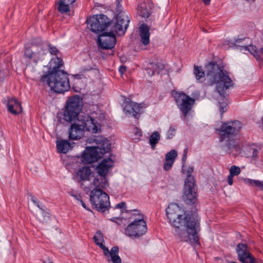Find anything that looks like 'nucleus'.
<instances>
[{
  "label": "nucleus",
  "instance_id": "bb28decb",
  "mask_svg": "<svg viewBox=\"0 0 263 263\" xmlns=\"http://www.w3.org/2000/svg\"><path fill=\"white\" fill-rule=\"evenodd\" d=\"M138 13L143 18H147L151 14L150 12L146 7L145 3H141L138 5Z\"/></svg>",
  "mask_w": 263,
  "mask_h": 263
},
{
  "label": "nucleus",
  "instance_id": "79ce46f5",
  "mask_svg": "<svg viewBox=\"0 0 263 263\" xmlns=\"http://www.w3.org/2000/svg\"><path fill=\"white\" fill-rule=\"evenodd\" d=\"M110 220L117 224H120L119 221H122V218H119L118 217H112L110 219Z\"/></svg>",
  "mask_w": 263,
  "mask_h": 263
},
{
  "label": "nucleus",
  "instance_id": "a211bd4d",
  "mask_svg": "<svg viewBox=\"0 0 263 263\" xmlns=\"http://www.w3.org/2000/svg\"><path fill=\"white\" fill-rule=\"evenodd\" d=\"M239 260L242 263H246L252 254L248 251L247 245L239 243L236 249Z\"/></svg>",
  "mask_w": 263,
  "mask_h": 263
},
{
  "label": "nucleus",
  "instance_id": "c03bdc74",
  "mask_svg": "<svg viewBox=\"0 0 263 263\" xmlns=\"http://www.w3.org/2000/svg\"><path fill=\"white\" fill-rule=\"evenodd\" d=\"M69 194L73 197L76 200H77L78 201L79 200H80V198H81V195H78L77 194H74L73 193H72V192H69Z\"/></svg>",
  "mask_w": 263,
  "mask_h": 263
},
{
  "label": "nucleus",
  "instance_id": "4c0bfd02",
  "mask_svg": "<svg viewBox=\"0 0 263 263\" xmlns=\"http://www.w3.org/2000/svg\"><path fill=\"white\" fill-rule=\"evenodd\" d=\"M252 151V158L253 160H256L258 157V151L255 148H251Z\"/></svg>",
  "mask_w": 263,
  "mask_h": 263
},
{
  "label": "nucleus",
  "instance_id": "cd10ccee",
  "mask_svg": "<svg viewBox=\"0 0 263 263\" xmlns=\"http://www.w3.org/2000/svg\"><path fill=\"white\" fill-rule=\"evenodd\" d=\"M177 156V153L176 150L172 149L170 152L167 153L165 155V161H172L174 162L175 159Z\"/></svg>",
  "mask_w": 263,
  "mask_h": 263
},
{
  "label": "nucleus",
  "instance_id": "aec40b11",
  "mask_svg": "<svg viewBox=\"0 0 263 263\" xmlns=\"http://www.w3.org/2000/svg\"><path fill=\"white\" fill-rule=\"evenodd\" d=\"M246 39V38L237 39L235 40V42L238 44V46L241 47V50H244L249 51L257 60H259L260 59V57L255 46L247 44H239L242 41H245Z\"/></svg>",
  "mask_w": 263,
  "mask_h": 263
},
{
  "label": "nucleus",
  "instance_id": "2eb2a0df",
  "mask_svg": "<svg viewBox=\"0 0 263 263\" xmlns=\"http://www.w3.org/2000/svg\"><path fill=\"white\" fill-rule=\"evenodd\" d=\"M93 239L96 244L103 250L105 256H110L112 263H121V259L118 255L119 249L118 246L113 247L109 251L107 247L100 242L104 241L103 236L100 231L96 232Z\"/></svg>",
  "mask_w": 263,
  "mask_h": 263
},
{
  "label": "nucleus",
  "instance_id": "58836bf2",
  "mask_svg": "<svg viewBox=\"0 0 263 263\" xmlns=\"http://www.w3.org/2000/svg\"><path fill=\"white\" fill-rule=\"evenodd\" d=\"M256 186L260 190L263 191V181L257 180V182H256Z\"/></svg>",
  "mask_w": 263,
  "mask_h": 263
},
{
  "label": "nucleus",
  "instance_id": "a878e982",
  "mask_svg": "<svg viewBox=\"0 0 263 263\" xmlns=\"http://www.w3.org/2000/svg\"><path fill=\"white\" fill-rule=\"evenodd\" d=\"M160 139V135L158 132H155L150 136L149 138V144L153 149L156 147L157 144Z\"/></svg>",
  "mask_w": 263,
  "mask_h": 263
},
{
  "label": "nucleus",
  "instance_id": "de8ad7c7",
  "mask_svg": "<svg viewBox=\"0 0 263 263\" xmlns=\"http://www.w3.org/2000/svg\"><path fill=\"white\" fill-rule=\"evenodd\" d=\"M79 201H80V202L81 203L82 206L85 209L87 210H89V209L87 207L86 204L85 203V202L80 198V200H78Z\"/></svg>",
  "mask_w": 263,
  "mask_h": 263
},
{
  "label": "nucleus",
  "instance_id": "39448f33",
  "mask_svg": "<svg viewBox=\"0 0 263 263\" xmlns=\"http://www.w3.org/2000/svg\"><path fill=\"white\" fill-rule=\"evenodd\" d=\"M96 146L87 147L82 155L84 163L90 164L98 161L105 154L110 152L111 143L107 139L102 136L97 137L94 140Z\"/></svg>",
  "mask_w": 263,
  "mask_h": 263
},
{
  "label": "nucleus",
  "instance_id": "ea45409f",
  "mask_svg": "<svg viewBox=\"0 0 263 263\" xmlns=\"http://www.w3.org/2000/svg\"><path fill=\"white\" fill-rule=\"evenodd\" d=\"M115 207L117 209H124V208H126V203L122 201L116 204Z\"/></svg>",
  "mask_w": 263,
  "mask_h": 263
},
{
  "label": "nucleus",
  "instance_id": "f704fd0d",
  "mask_svg": "<svg viewBox=\"0 0 263 263\" xmlns=\"http://www.w3.org/2000/svg\"><path fill=\"white\" fill-rule=\"evenodd\" d=\"M257 180H253L249 178H246L244 179L245 182L250 185L255 186L256 185V182Z\"/></svg>",
  "mask_w": 263,
  "mask_h": 263
},
{
  "label": "nucleus",
  "instance_id": "13d9d810",
  "mask_svg": "<svg viewBox=\"0 0 263 263\" xmlns=\"http://www.w3.org/2000/svg\"><path fill=\"white\" fill-rule=\"evenodd\" d=\"M247 2H254L255 0H246Z\"/></svg>",
  "mask_w": 263,
  "mask_h": 263
},
{
  "label": "nucleus",
  "instance_id": "a19ab883",
  "mask_svg": "<svg viewBox=\"0 0 263 263\" xmlns=\"http://www.w3.org/2000/svg\"><path fill=\"white\" fill-rule=\"evenodd\" d=\"M131 211L134 212V213H133L134 215H139L140 216V218H142H142L143 219L144 215L142 214H141L138 210L135 209L133 210H131Z\"/></svg>",
  "mask_w": 263,
  "mask_h": 263
},
{
  "label": "nucleus",
  "instance_id": "6e6552de",
  "mask_svg": "<svg viewBox=\"0 0 263 263\" xmlns=\"http://www.w3.org/2000/svg\"><path fill=\"white\" fill-rule=\"evenodd\" d=\"M194 171L193 166H189L186 173L183 171L187 176L184 182L183 188V195L182 196L184 201L189 204H193L196 203L197 200V189L194 177L192 176Z\"/></svg>",
  "mask_w": 263,
  "mask_h": 263
},
{
  "label": "nucleus",
  "instance_id": "f3484780",
  "mask_svg": "<svg viewBox=\"0 0 263 263\" xmlns=\"http://www.w3.org/2000/svg\"><path fill=\"white\" fill-rule=\"evenodd\" d=\"M124 112L126 115H131L135 118H139V114L142 109L140 104L134 103L130 99H126L124 102Z\"/></svg>",
  "mask_w": 263,
  "mask_h": 263
},
{
  "label": "nucleus",
  "instance_id": "49530a36",
  "mask_svg": "<svg viewBox=\"0 0 263 263\" xmlns=\"http://www.w3.org/2000/svg\"><path fill=\"white\" fill-rule=\"evenodd\" d=\"M186 157H187V156L183 155V157H182V171H184L183 167H184V164H185L186 160Z\"/></svg>",
  "mask_w": 263,
  "mask_h": 263
},
{
  "label": "nucleus",
  "instance_id": "4d7b16f0",
  "mask_svg": "<svg viewBox=\"0 0 263 263\" xmlns=\"http://www.w3.org/2000/svg\"><path fill=\"white\" fill-rule=\"evenodd\" d=\"M63 3H65L66 2V0H60L59 2H62Z\"/></svg>",
  "mask_w": 263,
  "mask_h": 263
},
{
  "label": "nucleus",
  "instance_id": "dca6fc26",
  "mask_svg": "<svg viewBox=\"0 0 263 263\" xmlns=\"http://www.w3.org/2000/svg\"><path fill=\"white\" fill-rule=\"evenodd\" d=\"M116 33L110 29L109 32L102 33L98 39V46L103 49H112L116 43Z\"/></svg>",
  "mask_w": 263,
  "mask_h": 263
},
{
  "label": "nucleus",
  "instance_id": "c9c22d12",
  "mask_svg": "<svg viewBox=\"0 0 263 263\" xmlns=\"http://www.w3.org/2000/svg\"><path fill=\"white\" fill-rule=\"evenodd\" d=\"M250 259H248L246 263H263L262 260L256 259L253 255L250 257Z\"/></svg>",
  "mask_w": 263,
  "mask_h": 263
},
{
  "label": "nucleus",
  "instance_id": "473e14b6",
  "mask_svg": "<svg viewBox=\"0 0 263 263\" xmlns=\"http://www.w3.org/2000/svg\"><path fill=\"white\" fill-rule=\"evenodd\" d=\"M42 215L43 216V219L41 220L42 222L44 223L49 219L50 214L47 208L42 211Z\"/></svg>",
  "mask_w": 263,
  "mask_h": 263
},
{
  "label": "nucleus",
  "instance_id": "412c9836",
  "mask_svg": "<svg viewBox=\"0 0 263 263\" xmlns=\"http://www.w3.org/2000/svg\"><path fill=\"white\" fill-rule=\"evenodd\" d=\"M164 68V64L161 62L149 63L145 70L147 71L149 76L152 77L155 72L159 74L160 72L163 70Z\"/></svg>",
  "mask_w": 263,
  "mask_h": 263
},
{
  "label": "nucleus",
  "instance_id": "5701e85b",
  "mask_svg": "<svg viewBox=\"0 0 263 263\" xmlns=\"http://www.w3.org/2000/svg\"><path fill=\"white\" fill-rule=\"evenodd\" d=\"M91 170L89 166L80 168L76 174V177L78 182L89 180Z\"/></svg>",
  "mask_w": 263,
  "mask_h": 263
},
{
  "label": "nucleus",
  "instance_id": "ddd939ff",
  "mask_svg": "<svg viewBox=\"0 0 263 263\" xmlns=\"http://www.w3.org/2000/svg\"><path fill=\"white\" fill-rule=\"evenodd\" d=\"M88 28L93 32L99 33L110 27V20L105 15L101 14L87 18Z\"/></svg>",
  "mask_w": 263,
  "mask_h": 263
},
{
  "label": "nucleus",
  "instance_id": "c85d7f7f",
  "mask_svg": "<svg viewBox=\"0 0 263 263\" xmlns=\"http://www.w3.org/2000/svg\"><path fill=\"white\" fill-rule=\"evenodd\" d=\"M68 3L66 4V3L59 2L58 10L61 13H66L69 11Z\"/></svg>",
  "mask_w": 263,
  "mask_h": 263
},
{
  "label": "nucleus",
  "instance_id": "0eeeda50",
  "mask_svg": "<svg viewBox=\"0 0 263 263\" xmlns=\"http://www.w3.org/2000/svg\"><path fill=\"white\" fill-rule=\"evenodd\" d=\"M242 124L238 120L230 121L222 123L220 127L217 130L219 134V141L222 142L227 140L228 142L226 144L228 153L236 146V141L233 138L239 133Z\"/></svg>",
  "mask_w": 263,
  "mask_h": 263
},
{
  "label": "nucleus",
  "instance_id": "423d86ee",
  "mask_svg": "<svg viewBox=\"0 0 263 263\" xmlns=\"http://www.w3.org/2000/svg\"><path fill=\"white\" fill-rule=\"evenodd\" d=\"M47 50L43 41L41 37H37L32 39L30 44L25 45L23 58L27 66L32 62L36 64L44 59Z\"/></svg>",
  "mask_w": 263,
  "mask_h": 263
},
{
  "label": "nucleus",
  "instance_id": "37998d69",
  "mask_svg": "<svg viewBox=\"0 0 263 263\" xmlns=\"http://www.w3.org/2000/svg\"><path fill=\"white\" fill-rule=\"evenodd\" d=\"M233 176L229 175L228 176V184L230 185H232L233 183Z\"/></svg>",
  "mask_w": 263,
  "mask_h": 263
},
{
  "label": "nucleus",
  "instance_id": "c756f323",
  "mask_svg": "<svg viewBox=\"0 0 263 263\" xmlns=\"http://www.w3.org/2000/svg\"><path fill=\"white\" fill-rule=\"evenodd\" d=\"M176 130L177 127L175 125L170 126L166 133L167 139H171L173 138V137L175 135Z\"/></svg>",
  "mask_w": 263,
  "mask_h": 263
},
{
  "label": "nucleus",
  "instance_id": "e433bc0d",
  "mask_svg": "<svg viewBox=\"0 0 263 263\" xmlns=\"http://www.w3.org/2000/svg\"><path fill=\"white\" fill-rule=\"evenodd\" d=\"M93 69H95L94 67L91 65H88L87 66H81V72H83L90 71Z\"/></svg>",
  "mask_w": 263,
  "mask_h": 263
},
{
  "label": "nucleus",
  "instance_id": "72a5a7b5",
  "mask_svg": "<svg viewBox=\"0 0 263 263\" xmlns=\"http://www.w3.org/2000/svg\"><path fill=\"white\" fill-rule=\"evenodd\" d=\"M174 162L172 161H166L164 164L163 168L165 171H168L172 166Z\"/></svg>",
  "mask_w": 263,
  "mask_h": 263
},
{
  "label": "nucleus",
  "instance_id": "9d476101",
  "mask_svg": "<svg viewBox=\"0 0 263 263\" xmlns=\"http://www.w3.org/2000/svg\"><path fill=\"white\" fill-rule=\"evenodd\" d=\"M103 189L96 187L91 191L90 196L91 203L97 211L101 212L108 210L110 206L109 196Z\"/></svg>",
  "mask_w": 263,
  "mask_h": 263
},
{
  "label": "nucleus",
  "instance_id": "3c124183",
  "mask_svg": "<svg viewBox=\"0 0 263 263\" xmlns=\"http://www.w3.org/2000/svg\"><path fill=\"white\" fill-rule=\"evenodd\" d=\"M205 5H209L211 2V0H202Z\"/></svg>",
  "mask_w": 263,
  "mask_h": 263
},
{
  "label": "nucleus",
  "instance_id": "4be33fe9",
  "mask_svg": "<svg viewBox=\"0 0 263 263\" xmlns=\"http://www.w3.org/2000/svg\"><path fill=\"white\" fill-rule=\"evenodd\" d=\"M139 35L141 43L146 46L149 43V27L148 25L142 24L139 27Z\"/></svg>",
  "mask_w": 263,
  "mask_h": 263
},
{
  "label": "nucleus",
  "instance_id": "1a4fd4ad",
  "mask_svg": "<svg viewBox=\"0 0 263 263\" xmlns=\"http://www.w3.org/2000/svg\"><path fill=\"white\" fill-rule=\"evenodd\" d=\"M114 162L110 158L104 159L97 166L98 175L94 178L93 184L95 187L106 189L108 186L107 175L112 167Z\"/></svg>",
  "mask_w": 263,
  "mask_h": 263
},
{
  "label": "nucleus",
  "instance_id": "f8f14e48",
  "mask_svg": "<svg viewBox=\"0 0 263 263\" xmlns=\"http://www.w3.org/2000/svg\"><path fill=\"white\" fill-rule=\"evenodd\" d=\"M172 95L183 117L185 118L191 110L195 100L183 92L173 91Z\"/></svg>",
  "mask_w": 263,
  "mask_h": 263
},
{
  "label": "nucleus",
  "instance_id": "393cba45",
  "mask_svg": "<svg viewBox=\"0 0 263 263\" xmlns=\"http://www.w3.org/2000/svg\"><path fill=\"white\" fill-rule=\"evenodd\" d=\"M194 74L198 82L203 83L205 80V71L201 66L195 65L194 67Z\"/></svg>",
  "mask_w": 263,
  "mask_h": 263
},
{
  "label": "nucleus",
  "instance_id": "f03ea898",
  "mask_svg": "<svg viewBox=\"0 0 263 263\" xmlns=\"http://www.w3.org/2000/svg\"><path fill=\"white\" fill-rule=\"evenodd\" d=\"M179 206L171 203L166 210L168 221L175 228V233L183 241L192 245H200L199 233L200 225L197 215L193 214H179Z\"/></svg>",
  "mask_w": 263,
  "mask_h": 263
},
{
  "label": "nucleus",
  "instance_id": "f257e3e1",
  "mask_svg": "<svg viewBox=\"0 0 263 263\" xmlns=\"http://www.w3.org/2000/svg\"><path fill=\"white\" fill-rule=\"evenodd\" d=\"M82 108L78 96L71 97L67 101L63 116L65 121H73L68 129V138L70 140L80 139L84 136L85 130L93 134L101 132L100 125L93 118L84 113L80 115Z\"/></svg>",
  "mask_w": 263,
  "mask_h": 263
},
{
  "label": "nucleus",
  "instance_id": "5fc2aeb1",
  "mask_svg": "<svg viewBox=\"0 0 263 263\" xmlns=\"http://www.w3.org/2000/svg\"><path fill=\"white\" fill-rule=\"evenodd\" d=\"M43 263H53L51 260L49 259H48L47 261H43Z\"/></svg>",
  "mask_w": 263,
  "mask_h": 263
},
{
  "label": "nucleus",
  "instance_id": "8fccbe9b",
  "mask_svg": "<svg viewBox=\"0 0 263 263\" xmlns=\"http://www.w3.org/2000/svg\"><path fill=\"white\" fill-rule=\"evenodd\" d=\"M42 211L43 210H44V209H45L46 208L45 206H41L40 203H39L37 205H36Z\"/></svg>",
  "mask_w": 263,
  "mask_h": 263
},
{
  "label": "nucleus",
  "instance_id": "a18cd8bd",
  "mask_svg": "<svg viewBox=\"0 0 263 263\" xmlns=\"http://www.w3.org/2000/svg\"><path fill=\"white\" fill-rule=\"evenodd\" d=\"M126 67L125 66H121L119 67V72L121 74H123L124 72L126 71Z\"/></svg>",
  "mask_w": 263,
  "mask_h": 263
},
{
  "label": "nucleus",
  "instance_id": "20e7f679",
  "mask_svg": "<svg viewBox=\"0 0 263 263\" xmlns=\"http://www.w3.org/2000/svg\"><path fill=\"white\" fill-rule=\"evenodd\" d=\"M63 65L61 58H52L49 63L48 73L41 78V82H46L51 90L59 93L68 91L70 87L67 73L59 69Z\"/></svg>",
  "mask_w": 263,
  "mask_h": 263
},
{
  "label": "nucleus",
  "instance_id": "7c9ffc66",
  "mask_svg": "<svg viewBox=\"0 0 263 263\" xmlns=\"http://www.w3.org/2000/svg\"><path fill=\"white\" fill-rule=\"evenodd\" d=\"M48 46V50L50 53L51 54L56 55V57L59 58L57 55L60 52L58 49L53 46H52L50 44L47 45ZM45 48L47 50V49L45 47Z\"/></svg>",
  "mask_w": 263,
  "mask_h": 263
},
{
  "label": "nucleus",
  "instance_id": "b1692460",
  "mask_svg": "<svg viewBox=\"0 0 263 263\" xmlns=\"http://www.w3.org/2000/svg\"><path fill=\"white\" fill-rule=\"evenodd\" d=\"M57 148L59 153L66 154L71 148V146L68 140H62L57 141Z\"/></svg>",
  "mask_w": 263,
  "mask_h": 263
},
{
  "label": "nucleus",
  "instance_id": "4468645a",
  "mask_svg": "<svg viewBox=\"0 0 263 263\" xmlns=\"http://www.w3.org/2000/svg\"><path fill=\"white\" fill-rule=\"evenodd\" d=\"M147 230L146 222L144 219L135 218L124 229V234L128 237L137 238L145 234Z\"/></svg>",
  "mask_w": 263,
  "mask_h": 263
},
{
  "label": "nucleus",
  "instance_id": "09e8293b",
  "mask_svg": "<svg viewBox=\"0 0 263 263\" xmlns=\"http://www.w3.org/2000/svg\"><path fill=\"white\" fill-rule=\"evenodd\" d=\"M31 200L33 203H35V202L37 200V198L33 196L30 195Z\"/></svg>",
  "mask_w": 263,
  "mask_h": 263
},
{
  "label": "nucleus",
  "instance_id": "6e6d98bb",
  "mask_svg": "<svg viewBox=\"0 0 263 263\" xmlns=\"http://www.w3.org/2000/svg\"><path fill=\"white\" fill-rule=\"evenodd\" d=\"M39 203H40V202L38 200H37L35 202V203H34V204L36 206Z\"/></svg>",
  "mask_w": 263,
  "mask_h": 263
},
{
  "label": "nucleus",
  "instance_id": "6ab92c4d",
  "mask_svg": "<svg viewBox=\"0 0 263 263\" xmlns=\"http://www.w3.org/2000/svg\"><path fill=\"white\" fill-rule=\"evenodd\" d=\"M7 106L8 111L14 115H18L22 111L21 103L15 98L8 99Z\"/></svg>",
  "mask_w": 263,
  "mask_h": 263
},
{
  "label": "nucleus",
  "instance_id": "9b49d317",
  "mask_svg": "<svg viewBox=\"0 0 263 263\" xmlns=\"http://www.w3.org/2000/svg\"><path fill=\"white\" fill-rule=\"evenodd\" d=\"M117 7L118 14L115 20L110 21V29L119 35H123L128 26L130 20L125 12H122V6L119 2Z\"/></svg>",
  "mask_w": 263,
  "mask_h": 263
},
{
  "label": "nucleus",
  "instance_id": "7ed1b4c3",
  "mask_svg": "<svg viewBox=\"0 0 263 263\" xmlns=\"http://www.w3.org/2000/svg\"><path fill=\"white\" fill-rule=\"evenodd\" d=\"M205 71L209 85L216 84L215 90L219 93L217 98L221 115H222L228 110V99L226 91L234 83L229 76L227 71H224L223 67L219 66L217 62L212 61L205 66Z\"/></svg>",
  "mask_w": 263,
  "mask_h": 263
},
{
  "label": "nucleus",
  "instance_id": "2f4dec72",
  "mask_svg": "<svg viewBox=\"0 0 263 263\" xmlns=\"http://www.w3.org/2000/svg\"><path fill=\"white\" fill-rule=\"evenodd\" d=\"M240 169L238 166L232 165L230 168V175L234 176L238 175L240 173Z\"/></svg>",
  "mask_w": 263,
  "mask_h": 263
},
{
  "label": "nucleus",
  "instance_id": "603ef678",
  "mask_svg": "<svg viewBox=\"0 0 263 263\" xmlns=\"http://www.w3.org/2000/svg\"><path fill=\"white\" fill-rule=\"evenodd\" d=\"M187 151H188V148H185L184 149V151H183V156H187Z\"/></svg>",
  "mask_w": 263,
  "mask_h": 263
},
{
  "label": "nucleus",
  "instance_id": "864d4df0",
  "mask_svg": "<svg viewBox=\"0 0 263 263\" xmlns=\"http://www.w3.org/2000/svg\"><path fill=\"white\" fill-rule=\"evenodd\" d=\"M76 0H68L67 1V3H68V4H72L74 2H75Z\"/></svg>",
  "mask_w": 263,
  "mask_h": 263
}]
</instances>
